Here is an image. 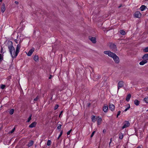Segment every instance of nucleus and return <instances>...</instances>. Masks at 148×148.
Returning <instances> with one entry per match:
<instances>
[{"label": "nucleus", "mask_w": 148, "mask_h": 148, "mask_svg": "<svg viewBox=\"0 0 148 148\" xmlns=\"http://www.w3.org/2000/svg\"><path fill=\"white\" fill-rule=\"evenodd\" d=\"M112 138H111L110 139V141L112 142Z\"/></svg>", "instance_id": "51"}, {"label": "nucleus", "mask_w": 148, "mask_h": 148, "mask_svg": "<svg viewBox=\"0 0 148 148\" xmlns=\"http://www.w3.org/2000/svg\"><path fill=\"white\" fill-rule=\"evenodd\" d=\"M97 121L98 122V125H100L102 121V119L101 118H99V117H98V118L97 119Z\"/></svg>", "instance_id": "22"}, {"label": "nucleus", "mask_w": 148, "mask_h": 148, "mask_svg": "<svg viewBox=\"0 0 148 148\" xmlns=\"http://www.w3.org/2000/svg\"><path fill=\"white\" fill-rule=\"evenodd\" d=\"M89 39L93 43H96V41L95 38L92 37L91 38H89Z\"/></svg>", "instance_id": "13"}, {"label": "nucleus", "mask_w": 148, "mask_h": 148, "mask_svg": "<svg viewBox=\"0 0 148 148\" xmlns=\"http://www.w3.org/2000/svg\"><path fill=\"white\" fill-rule=\"evenodd\" d=\"M58 107H59L58 105L57 104L54 107V110H56L58 108Z\"/></svg>", "instance_id": "35"}, {"label": "nucleus", "mask_w": 148, "mask_h": 148, "mask_svg": "<svg viewBox=\"0 0 148 148\" xmlns=\"http://www.w3.org/2000/svg\"><path fill=\"white\" fill-rule=\"evenodd\" d=\"M123 82L122 81H119L118 84L117 91L119 90V89L123 86Z\"/></svg>", "instance_id": "5"}, {"label": "nucleus", "mask_w": 148, "mask_h": 148, "mask_svg": "<svg viewBox=\"0 0 148 148\" xmlns=\"http://www.w3.org/2000/svg\"><path fill=\"white\" fill-rule=\"evenodd\" d=\"M14 130H15V128H13V129L12 130V131H11V132H10V133H13V132H14Z\"/></svg>", "instance_id": "40"}, {"label": "nucleus", "mask_w": 148, "mask_h": 148, "mask_svg": "<svg viewBox=\"0 0 148 148\" xmlns=\"http://www.w3.org/2000/svg\"><path fill=\"white\" fill-rule=\"evenodd\" d=\"M143 51L145 52H148V47H146L143 49Z\"/></svg>", "instance_id": "34"}, {"label": "nucleus", "mask_w": 148, "mask_h": 148, "mask_svg": "<svg viewBox=\"0 0 148 148\" xmlns=\"http://www.w3.org/2000/svg\"><path fill=\"white\" fill-rule=\"evenodd\" d=\"M130 125V123L128 121H127L126 123L122 127V129H123L125 127H129Z\"/></svg>", "instance_id": "10"}, {"label": "nucleus", "mask_w": 148, "mask_h": 148, "mask_svg": "<svg viewBox=\"0 0 148 148\" xmlns=\"http://www.w3.org/2000/svg\"><path fill=\"white\" fill-rule=\"evenodd\" d=\"M90 105V103H88V106H89Z\"/></svg>", "instance_id": "50"}, {"label": "nucleus", "mask_w": 148, "mask_h": 148, "mask_svg": "<svg viewBox=\"0 0 148 148\" xmlns=\"http://www.w3.org/2000/svg\"><path fill=\"white\" fill-rule=\"evenodd\" d=\"M97 119V118L95 117V116H93L92 118V122H95Z\"/></svg>", "instance_id": "24"}, {"label": "nucleus", "mask_w": 148, "mask_h": 148, "mask_svg": "<svg viewBox=\"0 0 148 148\" xmlns=\"http://www.w3.org/2000/svg\"><path fill=\"white\" fill-rule=\"evenodd\" d=\"M122 6V5H120L119 7V8H120Z\"/></svg>", "instance_id": "49"}, {"label": "nucleus", "mask_w": 148, "mask_h": 148, "mask_svg": "<svg viewBox=\"0 0 148 148\" xmlns=\"http://www.w3.org/2000/svg\"><path fill=\"white\" fill-rule=\"evenodd\" d=\"M14 110L13 109H11L9 112V113L10 114L12 115V114L14 113Z\"/></svg>", "instance_id": "25"}, {"label": "nucleus", "mask_w": 148, "mask_h": 148, "mask_svg": "<svg viewBox=\"0 0 148 148\" xmlns=\"http://www.w3.org/2000/svg\"><path fill=\"white\" fill-rule=\"evenodd\" d=\"M15 42L16 43V44H17L18 43V42L17 41V40H15Z\"/></svg>", "instance_id": "46"}, {"label": "nucleus", "mask_w": 148, "mask_h": 148, "mask_svg": "<svg viewBox=\"0 0 148 148\" xmlns=\"http://www.w3.org/2000/svg\"><path fill=\"white\" fill-rule=\"evenodd\" d=\"M121 113V111H119L118 112V113H117V116H116V117L117 118H118V117L120 115Z\"/></svg>", "instance_id": "36"}, {"label": "nucleus", "mask_w": 148, "mask_h": 148, "mask_svg": "<svg viewBox=\"0 0 148 148\" xmlns=\"http://www.w3.org/2000/svg\"><path fill=\"white\" fill-rule=\"evenodd\" d=\"M62 133H63V131H62V130L60 132V134L59 135V136L58 138V139H59L60 138L61 136L62 135Z\"/></svg>", "instance_id": "29"}, {"label": "nucleus", "mask_w": 148, "mask_h": 148, "mask_svg": "<svg viewBox=\"0 0 148 148\" xmlns=\"http://www.w3.org/2000/svg\"><path fill=\"white\" fill-rule=\"evenodd\" d=\"M134 103L135 104L136 106H137L139 105V103H140V102L138 100H137V99L135 100L134 101Z\"/></svg>", "instance_id": "18"}, {"label": "nucleus", "mask_w": 148, "mask_h": 148, "mask_svg": "<svg viewBox=\"0 0 148 148\" xmlns=\"http://www.w3.org/2000/svg\"><path fill=\"white\" fill-rule=\"evenodd\" d=\"M143 60H146L147 61L148 60V54H146L143 55L142 57Z\"/></svg>", "instance_id": "11"}, {"label": "nucleus", "mask_w": 148, "mask_h": 148, "mask_svg": "<svg viewBox=\"0 0 148 148\" xmlns=\"http://www.w3.org/2000/svg\"><path fill=\"white\" fill-rule=\"evenodd\" d=\"M15 3L16 4H18V1H15Z\"/></svg>", "instance_id": "44"}, {"label": "nucleus", "mask_w": 148, "mask_h": 148, "mask_svg": "<svg viewBox=\"0 0 148 148\" xmlns=\"http://www.w3.org/2000/svg\"><path fill=\"white\" fill-rule=\"evenodd\" d=\"M3 60V58L2 56V55L1 54H0V62H1L2 60Z\"/></svg>", "instance_id": "31"}, {"label": "nucleus", "mask_w": 148, "mask_h": 148, "mask_svg": "<svg viewBox=\"0 0 148 148\" xmlns=\"http://www.w3.org/2000/svg\"><path fill=\"white\" fill-rule=\"evenodd\" d=\"M52 77V75H49V79H51Z\"/></svg>", "instance_id": "43"}, {"label": "nucleus", "mask_w": 148, "mask_h": 148, "mask_svg": "<svg viewBox=\"0 0 148 148\" xmlns=\"http://www.w3.org/2000/svg\"><path fill=\"white\" fill-rule=\"evenodd\" d=\"M34 59L36 62L38 61V56L37 55H35L34 57Z\"/></svg>", "instance_id": "21"}, {"label": "nucleus", "mask_w": 148, "mask_h": 148, "mask_svg": "<svg viewBox=\"0 0 148 148\" xmlns=\"http://www.w3.org/2000/svg\"><path fill=\"white\" fill-rule=\"evenodd\" d=\"M3 50V48L2 47H1V51H0V53H2Z\"/></svg>", "instance_id": "42"}, {"label": "nucleus", "mask_w": 148, "mask_h": 148, "mask_svg": "<svg viewBox=\"0 0 148 148\" xmlns=\"http://www.w3.org/2000/svg\"><path fill=\"white\" fill-rule=\"evenodd\" d=\"M21 47V45L18 44L15 51L14 48L13 46L12 42L11 41L8 42V47L11 56L13 58H15L17 56L19 52Z\"/></svg>", "instance_id": "1"}, {"label": "nucleus", "mask_w": 148, "mask_h": 148, "mask_svg": "<svg viewBox=\"0 0 148 148\" xmlns=\"http://www.w3.org/2000/svg\"><path fill=\"white\" fill-rule=\"evenodd\" d=\"M5 87V86L4 84H1V88L2 89H3Z\"/></svg>", "instance_id": "33"}, {"label": "nucleus", "mask_w": 148, "mask_h": 148, "mask_svg": "<svg viewBox=\"0 0 148 148\" xmlns=\"http://www.w3.org/2000/svg\"><path fill=\"white\" fill-rule=\"evenodd\" d=\"M123 135L121 132H120L119 134V138L120 139H122L123 138Z\"/></svg>", "instance_id": "19"}, {"label": "nucleus", "mask_w": 148, "mask_h": 148, "mask_svg": "<svg viewBox=\"0 0 148 148\" xmlns=\"http://www.w3.org/2000/svg\"><path fill=\"white\" fill-rule=\"evenodd\" d=\"M51 141L50 140H48L47 141V145L48 146H50L51 144Z\"/></svg>", "instance_id": "28"}, {"label": "nucleus", "mask_w": 148, "mask_h": 148, "mask_svg": "<svg viewBox=\"0 0 148 148\" xmlns=\"http://www.w3.org/2000/svg\"><path fill=\"white\" fill-rule=\"evenodd\" d=\"M34 50L35 49L34 48H32L30 50H29V51L28 52V53L27 54V56H31L33 52L34 51Z\"/></svg>", "instance_id": "7"}, {"label": "nucleus", "mask_w": 148, "mask_h": 148, "mask_svg": "<svg viewBox=\"0 0 148 148\" xmlns=\"http://www.w3.org/2000/svg\"><path fill=\"white\" fill-rule=\"evenodd\" d=\"M95 131H94L93 132H92V133L91 135V136H90V137L91 138L93 136H94V134H95Z\"/></svg>", "instance_id": "37"}, {"label": "nucleus", "mask_w": 148, "mask_h": 148, "mask_svg": "<svg viewBox=\"0 0 148 148\" xmlns=\"http://www.w3.org/2000/svg\"><path fill=\"white\" fill-rule=\"evenodd\" d=\"M128 107H127V108H126L125 109V110L124 111L126 112L130 109V105L129 104H128Z\"/></svg>", "instance_id": "30"}, {"label": "nucleus", "mask_w": 148, "mask_h": 148, "mask_svg": "<svg viewBox=\"0 0 148 148\" xmlns=\"http://www.w3.org/2000/svg\"><path fill=\"white\" fill-rule=\"evenodd\" d=\"M136 148H141V147L138 146V147H137Z\"/></svg>", "instance_id": "48"}, {"label": "nucleus", "mask_w": 148, "mask_h": 148, "mask_svg": "<svg viewBox=\"0 0 148 148\" xmlns=\"http://www.w3.org/2000/svg\"><path fill=\"white\" fill-rule=\"evenodd\" d=\"M32 116V115L31 114L29 117L28 118L27 120V122H29L31 119V117Z\"/></svg>", "instance_id": "27"}, {"label": "nucleus", "mask_w": 148, "mask_h": 148, "mask_svg": "<svg viewBox=\"0 0 148 148\" xmlns=\"http://www.w3.org/2000/svg\"><path fill=\"white\" fill-rule=\"evenodd\" d=\"M34 144V141L31 140L29 142L27 145V146L29 147H30L33 145Z\"/></svg>", "instance_id": "20"}, {"label": "nucleus", "mask_w": 148, "mask_h": 148, "mask_svg": "<svg viewBox=\"0 0 148 148\" xmlns=\"http://www.w3.org/2000/svg\"><path fill=\"white\" fill-rule=\"evenodd\" d=\"M112 58L116 63L118 64L119 63V57L116 56V54L115 55V56H114Z\"/></svg>", "instance_id": "4"}, {"label": "nucleus", "mask_w": 148, "mask_h": 148, "mask_svg": "<svg viewBox=\"0 0 148 148\" xmlns=\"http://www.w3.org/2000/svg\"><path fill=\"white\" fill-rule=\"evenodd\" d=\"M141 14L139 11L136 12L134 14V16L137 18H140L141 17Z\"/></svg>", "instance_id": "6"}, {"label": "nucleus", "mask_w": 148, "mask_h": 148, "mask_svg": "<svg viewBox=\"0 0 148 148\" xmlns=\"http://www.w3.org/2000/svg\"><path fill=\"white\" fill-rule=\"evenodd\" d=\"M147 61L146 60H142L139 63V64L141 65H143L147 62Z\"/></svg>", "instance_id": "14"}, {"label": "nucleus", "mask_w": 148, "mask_h": 148, "mask_svg": "<svg viewBox=\"0 0 148 148\" xmlns=\"http://www.w3.org/2000/svg\"><path fill=\"white\" fill-rule=\"evenodd\" d=\"M104 54H107L108 55V56L113 58V57L116 54L115 53L111 52L110 51H104L103 52Z\"/></svg>", "instance_id": "2"}, {"label": "nucleus", "mask_w": 148, "mask_h": 148, "mask_svg": "<svg viewBox=\"0 0 148 148\" xmlns=\"http://www.w3.org/2000/svg\"><path fill=\"white\" fill-rule=\"evenodd\" d=\"M62 112H63V111H61V112H60V115H59V117H60V115L62 114Z\"/></svg>", "instance_id": "45"}, {"label": "nucleus", "mask_w": 148, "mask_h": 148, "mask_svg": "<svg viewBox=\"0 0 148 148\" xmlns=\"http://www.w3.org/2000/svg\"><path fill=\"white\" fill-rule=\"evenodd\" d=\"M2 0H0V2H2Z\"/></svg>", "instance_id": "52"}, {"label": "nucleus", "mask_w": 148, "mask_h": 148, "mask_svg": "<svg viewBox=\"0 0 148 148\" xmlns=\"http://www.w3.org/2000/svg\"><path fill=\"white\" fill-rule=\"evenodd\" d=\"M110 48L113 51L115 52L117 51V47L116 45L114 43H111L110 45Z\"/></svg>", "instance_id": "3"}, {"label": "nucleus", "mask_w": 148, "mask_h": 148, "mask_svg": "<svg viewBox=\"0 0 148 148\" xmlns=\"http://www.w3.org/2000/svg\"><path fill=\"white\" fill-rule=\"evenodd\" d=\"M120 33L123 35H125L126 34L125 32L123 30H120Z\"/></svg>", "instance_id": "23"}, {"label": "nucleus", "mask_w": 148, "mask_h": 148, "mask_svg": "<svg viewBox=\"0 0 148 148\" xmlns=\"http://www.w3.org/2000/svg\"><path fill=\"white\" fill-rule=\"evenodd\" d=\"M146 8H147L146 6L145 5H142L140 8V10L141 11H143Z\"/></svg>", "instance_id": "16"}, {"label": "nucleus", "mask_w": 148, "mask_h": 148, "mask_svg": "<svg viewBox=\"0 0 148 148\" xmlns=\"http://www.w3.org/2000/svg\"><path fill=\"white\" fill-rule=\"evenodd\" d=\"M71 131H72V130H70L69 131H68V132L67 133V134L68 135H69V134H70V133H71Z\"/></svg>", "instance_id": "38"}, {"label": "nucleus", "mask_w": 148, "mask_h": 148, "mask_svg": "<svg viewBox=\"0 0 148 148\" xmlns=\"http://www.w3.org/2000/svg\"><path fill=\"white\" fill-rule=\"evenodd\" d=\"M112 142L110 141L109 143V146H110V143H111Z\"/></svg>", "instance_id": "47"}, {"label": "nucleus", "mask_w": 148, "mask_h": 148, "mask_svg": "<svg viewBox=\"0 0 148 148\" xmlns=\"http://www.w3.org/2000/svg\"><path fill=\"white\" fill-rule=\"evenodd\" d=\"M131 95L130 94L128 95L126 98V100L127 101H128L131 97Z\"/></svg>", "instance_id": "17"}, {"label": "nucleus", "mask_w": 148, "mask_h": 148, "mask_svg": "<svg viewBox=\"0 0 148 148\" xmlns=\"http://www.w3.org/2000/svg\"><path fill=\"white\" fill-rule=\"evenodd\" d=\"M37 124V123L36 122H34L32 123L29 126V127L30 128H33V127H35L36 125Z\"/></svg>", "instance_id": "9"}, {"label": "nucleus", "mask_w": 148, "mask_h": 148, "mask_svg": "<svg viewBox=\"0 0 148 148\" xmlns=\"http://www.w3.org/2000/svg\"><path fill=\"white\" fill-rule=\"evenodd\" d=\"M62 127V125L60 124H58L57 129L59 130H60Z\"/></svg>", "instance_id": "26"}, {"label": "nucleus", "mask_w": 148, "mask_h": 148, "mask_svg": "<svg viewBox=\"0 0 148 148\" xmlns=\"http://www.w3.org/2000/svg\"><path fill=\"white\" fill-rule=\"evenodd\" d=\"M5 4L4 3H3L2 6L1 7V11L2 12H5Z\"/></svg>", "instance_id": "12"}, {"label": "nucleus", "mask_w": 148, "mask_h": 148, "mask_svg": "<svg viewBox=\"0 0 148 148\" xmlns=\"http://www.w3.org/2000/svg\"><path fill=\"white\" fill-rule=\"evenodd\" d=\"M103 133H105L106 132V130L105 129H104L103 131Z\"/></svg>", "instance_id": "41"}, {"label": "nucleus", "mask_w": 148, "mask_h": 148, "mask_svg": "<svg viewBox=\"0 0 148 148\" xmlns=\"http://www.w3.org/2000/svg\"><path fill=\"white\" fill-rule=\"evenodd\" d=\"M108 107L107 105L106 106H104L103 107V110L105 112H107L108 110Z\"/></svg>", "instance_id": "15"}, {"label": "nucleus", "mask_w": 148, "mask_h": 148, "mask_svg": "<svg viewBox=\"0 0 148 148\" xmlns=\"http://www.w3.org/2000/svg\"><path fill=\"white\" fill-rule=\"evenodd\" d=\"M109 108L111 111H113L114 110L115 107L113 104L110 103L109 105Z\"/></svg>", "instance_id": "8"}, {"label": "nucleus", "mask_w": 148, "mask_h": 148, "mask_svg": "<svg viewBox=\"0 0 148 148\" xmlns=\"http://www.w3.org/2000/svg\"><path fill=\"white\" fill-rule=\"evenodd\" d=\"M144 100L146 103H148V97L145 98Z\"/></svg>", "instance_id": "32"}, {"label": "nucleus", "mask_w": 148, "mask_h": 148, "mask_svg": "<svg viewBox=\"0 0 148 148\" xmlns=\"http://www.w3.org/2000/svg\"><path fill=\"white\" fill-rule=\"evenodd\" d=\"M38 99V96L37 97L35 98L34 99V101H37Z\"/></svg>", "instance_id": "39"}]
</instances>
